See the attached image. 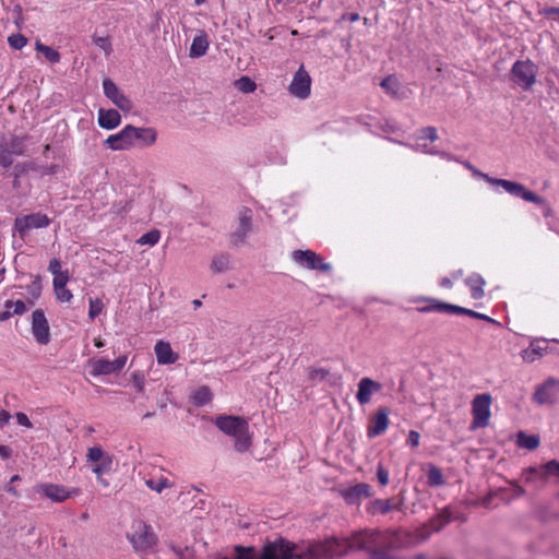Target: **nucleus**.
<instances>
[{
    "mask_svg": "<svg viewBox=\"0 0 559 559\" xmlns=\"http://www.w3.org/2000/svg\"><path fill=\"white\" fill-rule=\"evenodd\" d=\"M451 512L448 508H444L440 513H438L435 518H432L428 525L433 532H439L442 530L448 523L451 522Z\"/></svg>",
    "mask_w": 559,
    "mask_h": 559,
    "instance_id": "obj_29",
    "label": "nucleus"
},
{
    "mask_svg": "<svg viewBox=\"0 0 559 559\" xmlns=\"http://www.w3.org/2000/svg\"><path fill=\"white\" fill-rule=\"evenodd\" d=\"M231 267V260L228 254H217L212 259L211 270L214 273H223Z\"/></svg>",
    "mask_w": 559,
    "mask_h": 559,
    "instance_id": "obj_31",
    "label": "nucleus"
},
{
    "mask_svg": "<svg viewBox=\"0 0 559 559\" xmlns=\"http://www.w3.org/2000/svg\"><path fill=\"white\" fill-rule=\"evenodd\" d=\"M27 38L22 34H12L8 38L11 48L20 50L27 45Z\"/></svg>",
    "mask_w": 559,
    "mask_h": 559,
    "instance_id": "obj_42",
    "label": "nucleus"
},
{
    "mask_svg": "<svg viewBox=\"0 0 559 559\" xmlns=\"http://www.w3.org/2000/svg\"><path fill=\"white\" fill-rule=\"evenodd\" d=\"M104 309V304L99 298L90 299L88 318L94 320Z\"/></svg>",
    "mask_w": 559,
    "mask_h": 559,
    "instance_id": "obj_43",
    "label": "nucleus"
},
{
    "mask_svg": "<svg viewBox=\"0 0 559 559\" xmlns=\"http://www.w3.org/2000/svg\"><path fill=\"white\" fill-rule=\"evenodd\" d=\"M159 238H160V233L157 229H153V230L142 235L138 240V243L154 246L159 241Z\"/></svg>",
    "mask_w": 559,
    "mask_h": 559,
    "instance_id": "obj_40",
    "label": "nucleus"
},
{
    "mask_svg": "<svg viewBox=\"0 0 559 559\" xmlns=\"http://www.w3.org/2000/svg\"><path fill=\"white\" fill-rule=\"evenodd\" d=\"M35 491L52 502H63L69 498L75 497L80 493L79 488H67L63 485L56 484H40L35 487Z\"/></svg>",
    "mask_w": 559,
    "mask_h": 559,
    "instance_id": "obj_9",
    "label": "nucleus"
},
{
    "mask_svg": "<svg viewBox=\"0 0 559 559\" xmlns=\"http://www.w3.org/2000/svg\"><path fill=\"white\" fill-rule=\"evenodd\" d=\"M360 19L358 13H349L343 15V20H348L349 22L354 23L357 22Z\"/></svg>",
    "mask_w": 559,
    "mask_h": 559,
    "instance_id": "obj_60",
    "label": "nucleus"
},
{
    "mask_svg": "<svg viewBox=\"0 0 559 559\" xmlns=\"http://www.w3.org/2000/svg\"><path fill=\"white\" fill-rule=\"evenodd\" d=\"M419 440H420L419 432H417L415 430H411L409 433H408L407 443L412 448H417L419 445Z\"/></svg>",
    "mask_w": 559,
    "mask_h": 559,
    "instance_id": "obj_53",
    "label": "nucleus"
},
{
    "mask_svg": "<svg viewBox=\"0 0 559 559\" xmlns=\"http://www.w3.org/2000/svg\"><path fill=\"white\" fill-rule=\"evenodd\" d=\"M537 67L531 60H518L513 63L510 78L524 91H530L536 83Z\"/></svg>",
    "mask_w": 559,
    "mask_h": 559,
    "instance_id": "obj_5",
    "label": "nucleus"
},
{
    "mask_svg": "<svg viewBox=\"0 0 559 559\" xmlns=\"http://www.w3.org/2000/svg\"><path fill=\"white\" fill-rule=\"evenodd\" d=\"M98 126L105 130H114L121 123V116L116 109H98Z\"/></svg>",
    "mask_w": 559,
    "mask_h": 559,
    "instance_id": "obj_24",
    "label": "nucleus"
},
{
    "mask_svg": "<svg viewBox=\"0 0 559 559\" xmlns=\"http://www.w3.org/2000/svg\"><path fill=\"white\" fill-rule=\"evenodd\" d=\"M467 316L473 317V318H477V319H480V320H484V321H488V322H495V320L491 319L490 317H488V316H486L484 313L476 312V311L471 310V309H468Z\"/></svg>",
    "mask_w": 559,
    "mask_h": 559,
    "instance_id": "obj_57",
    "label": "nucleus"
},
{
    "mask_svg": "<svg viewBox=\"0 0 559 559\" xmlns=\"http://www.w3.org/2000/svg\"><path fill=\"white\" fill-rule=\"evenodd\" d=\"M513 488H514V492L518 496H523L525 493L524 489L522 487H520L519 485H514Z\"/></svg>",
    "mask_w": 559,
    "mask_h": 559,
    "instance_id": "obj_64",
    "label": "nucleus"
},
{
    "mask_svg": "<svg viewBox=\"0 0 559 559\" xmlns=\"http://www.w3.org/2000/svg\"><path fill=\"white\" fill-rule=\"evenodd\" d=\"M136 552H147L156 545V536L147 524L143 521H134L132 532L127 535Z\"/></svg>",
    "mask_w": 559,
    "mask_h": 559,
    "instance_id": "obj_4",
    "label": "nucleus"
},
{
    "mask_svg": "<svg viewBox=\"0 0 559 559\" xmlns=\"http://www.w3.org/2000/svg\"><path fill=\"white\" fill-rule=\"evenodd\" d=\"M516 443L519 447L527 450H535L539 445V438L535 435H526L523 431L518 433Z\"/></svg>",
    "mask_w": 559,
    "mask_h": 559,
    "instance_id": "obj_32",
    "label": "nucleus"
},
{
    "mask_svg": "<svg viewBox=\"0 0 559 559\" xmlns=\"http://www.w3.org/2000/svg\"><path fill=\"white\" fill-rule=\"evenodd\" d=\"M35 48L37 51L41 52L48 61L52 63L60 61V53L53 48L41 44L39 40L36 41Z\"/></svg>",
    "mask_w": 559,
    "mask_h": 559,
    "instance_id": "obj_34",
    "label": "nucleus"
},
{
    "mask_svg": "<svg viewBox=\"0 0 559 559\" xmlns=\"http://www.w3.org/2000/svg\"><path fill=\"white\" fill-rule=\"evenodd\" d=\"M86 460L87 462L95 464L92 471L94 474H96V476H103L112 467V455L105 452L100 445L88 448Z\"/></svg>",
    "mask_w": 559,
    "mask_h": 559,
    "instance_id": "obj_10",
    "label": "nucleus"
},
{
    "mask_svg": "<svg viewBox=\"0 0 559 559\" xmlns=\"http://www.w3.org/2000/svg\"><path fill=\"white\" fill-rule=\"evenodd\" d=\"M535 474L540 476V469L536 467H530L523 472V477L526 483H531L533 480V475Z\"/></svg>",
    "mask_w": 559,
    "mask_h": 559,
    "instance_id": "obj_56",
    "label": "nucleus"
},
{
    "mask_svg": "<svg viewBox=\"0 0 559 559\" xmlns=\"http://www.w3.org/2000/svg\"><path fill=\"white\" fill-rule=\"evenodd\" d=\"M127 362V356H120L115 360H108L105 358L91 359L87 362L90 373L93 377L108 376L117 373L123 369Z\"/></svg>",
    "mask_w": 559,
    "mask_h": 559,
    "instance_id": "obj_8",
    "label": "nucleus"
},
{
    "mask_svg": "<svg viewBox=\"0 0 559 559\" xmlns=\"http://www.w3.org/2000/svg\"><path fill=\"white\" fill-rule=\"evenodd\" d=\"M56 298L60 302H69L73 298L72 293L66 287L55 288Z\"/></svg>",
    "mask_w": 559,
    "mask_h": 559,
    "instance_id": "obj_46",
    "label": "nucleus"
},
{
    "mask_svg": "<svg viewBox=\"0 0 559 559\" xmlns=\"http://www.w3.org/2000/svg\"><path fill=\"white\" fill-rule=\"evenodd\" d=\"M131 133L134 144L139 143L141 146H152L157 140V132L151 127H134L131 124Z\"/></svg>",
    "mask_w": 559,
    "mask_h": 559,
    "instance_id": "obj_23",
    "label": "nucleus"
},
{
    "mask_svg": "<svg viewBox=\"0 0 559 559\" xmlns=\"http://www.w3.org/2000/svg\"><path fill=\"white\" fill-rule=\"evenodd\" d=\"M134 386L139 392H143L144 390V376L141 372H134L132 374Z\"/></svg>",
    "mask_w": 559,
    "mask_h": 559,
    "instance_id": "obj_51",
    "label": "nucleus"
},
{
    "mask_svg": "<svg viewBox=\"0 0 559 559\" xmlns=\"http://www.w3.org/2000/svg\"><path fill=\"white\" fill-rule=\"evenodd\" d=\"M235 86L242 93H253L257 90V84L249 76H241L235 81Z\"/></svg>",
    "mask_w": 559,
    "mask_h": 559,
    "instance_id": "obj_37",
    "label": "nucleus"
},
{
    "mask_svg": "<svg viewBox=\"0 0 559 559\" xmlns=\"http://www.w3.org/2000/svg\"><path fill=\"white\" fill-rule=\"evenodd\" d=\"M440 285L442 287H445V288H451L452 287V281L450 278H448V277H444V278L441 280Z\"/></svg>",
    "mask_w": 559,
    "mask_h": 559,
    "instance_id": "obj_62",
    "label": "nucleus"
},
{
    "mask_svg": "<svg viewBox=\"0 0 559 559\" xmlns=\"http://www.w3.org/2000/svg\"><path fill=\"white\" fill-rule=\"evenodd\" d=\"M13 311H11V308H7L5 311L0 312V321H5L10 319L13 316Z\"/></svg>",
    "mask_w": 559,
    "mask_h": 559,
    "instance_id": "obj_61",
    "label": "nucleus"
},
{
    "mask_svg": "<svg viewBox=\"0 0 559 559\" xmlns=\"http://www.w3.org/2000/svg\"><path fill=\"white\" fill-rule=\"evenodd\" d=\"M429 530H431V528L429 527L428 524H426V525L417 528L414 532H409L411 533V536L408 537L409 547H414V546H417L419 544L427 542L431 534Z\"/></svg>",
    "mask_w": 559,
    "mask_h": 559,
    "instance_id": "obj_30",
    "label": "nucleus"
},
{
    "mask_svg": "<svg viewBox=\"0 0 559 559\" xmlns=\"http://www.w3.org/2000/svg\"><path fill=\"white\" fill-rule=\"evenodd\" d=\"M13 163V155L5 147V145L0 144V165L3 167H9Z\"/></svg>",
    "mask_w": 559,
    "mask_h": 559,
    "instance_id": "obj_45",
    "label": "nucleus"
},
{
    "mask_svg": "<svg viewBox=\"0 0 559 559\" xmlns=\"http://www.w3.org/2000/svg\"><path fill=\"white\" fill-rule=\"evenodd\" d=\"M154 353L159 365L175 364L179 358V355L171 349L170 343L163 340L156 342Z\"/></svg>",
    "mask_w": 559,
    "mask_h": 559,
    "instance_id": "obj_22",
    "label": "nucleus"
},
{
    "mask_svg": "<svg viewBox=\"0 0 559 559\" xmlns=\"http://www.w3.org/2000/svg\"><path fill=\"white\" fill-rule=\"evenodd\" d=\"M358 534L359 532H356L350 537L342 539L331 537L324 542L309 543L305 548L296 545L294 558L335 559L345 556L349 550H365V547L358 545Z\"/></svg>",
    "mask_w": 559,
    "mask_h": 559,
    "instance_id": "obj_1",
    "label": "nucleus"
},
{
    "mask_svg": "<svg viewBox=\"0 0 559 559\" xmlns=\"http://www.w3.org/2000/svg\"><path fill=\"white\" fill-rule=\"evenodd\" d=\"M69 281V274L68 272H62L60 274H56L53 275V281H52V284H53V289L55 288H62V287H66L67 286V283Z\"/></svg>",
    "mask_w": 559,
    "mask_h": 559,
    "instance_id": "obj_47",
    "label": "nucleus"
},
{
    "mask_svg": "<svg viewBox=\"0 0 559 559\" xmlns=\"http://www.w3.org/2000/svg\"><path fill=\"white\" fill-rule=\"evenodd\" d=\"M33 283L31 285H28L26 287L27 289V293L28 295L34 299H38L40 294H41V290H43V286H41V282H40V276L36 275V276H33Z\"/></svg>",
    "mask_w": 559,
    "mask_h": 559,
    "instance_id": "obj_41",
    "label": "nucleus"
},
{
    "mask_svg": "<svg viewBox=\"0 0 559 559\" xmlns=\"http://www.w3.org/2000/svg\"><path fill=\"white\" fill-rule=\"evenodd\" d=\"M4 307L13 308V310H12L13 313L17 314V316L25 313L27 310L25 302L22 300H16V301L7 300L4 304Z\"/></svg>",
    "mask_w": 559,
    "mask_h": 559,
    "instance_id": "obj_44",
    "label": "nucleus"
},
{
    "mask_svg": "<svg viewBox=\"0 0 559 559\" xmlns=\"http://www.w3.org/2000/svg\"><path fill=\"white\" fill-rule=\"evenodd\" d=\"M547 15L556 14L559 16V8L552 7L546 10Z\"/></svg>",
    "mask_w": 559,
    "mask_h": 559,
    "instance_id": "obj_63",
    "label": "nucleus"
},
{
    "mask_svg": "<svg viewBox=\"0 0 559 559\" xmlns=\"http://www.w3.org/2000/svg\"><path fill=\"white\" fill-rule=\"evenodd\" d=\"M559 395V381L555 379L547 380L534 394V400L538 404H552Z\"/></svg>",
    "mask_w": 559,
    "mask_h": 559,
    "instance_id": "obj_16",
    "label": "nucleus"
},
{
    "mask_svg": "<svg viewBox=\"0 0 559 559\" xmlns=\"http://www.w3.org/2000/svg\"><path fill=\"white\" fill-rule=\"evenodd\" d=\"M371 495V486L366 483L342 490V496L348 504L359 503L362 498H369Z\"/></svg>",
    "mask_w": 559,
    "mask_h": 559,
    "instance_id": "obj_21",
    "label": "nucleus"
},
{
    "mask_svg": "<svg viewBox=\"0 0 559 559\" xmlns=\"http://www.w3.org/2000/svg\"><path fill=\"white\" fill-rule=\"evenodd\" d=\"M215 426L224 433L235 438V449L238 452H246L252 444V437L249 431L248 421L239 416H217Z\"/></svg>",
    "mask_w": 559,
    "mask_h": 559,
    "instance_id": "obj_2",
    "label": "nucleus"
},
{
    "mask_svg": "<svg viewBox=\"0 0 559 559\" xmlns=\"http://www.w3.org/2000/svg\"><path fill=\"white\" fill-rule=\"evenodd\" d=\"M32 333L37 343L46 345L50 342V329L45 313L37 309L32 314Z\"/></svg>",
    "mask_w": 559,
    "mask_h": 559,
    "instance_id": "obj_15",
    "label": "nucleus"
},
{
    "mask_svg": "<svg viewBox=\"0 0 559 559\" xmlns=\"http://www.w3.org/2000/svg\"><path fill=\"white\" fill-rule=\"evenodd\" d=\"M329 374V371L323 368L310 369L309 378L312 381H323Z\"/></svg>",
    "mask_w": 559,
    "mask_h": 559,
    "instance_id": "obj_48",
    "label": "nucleus"
},
{
    "mask_svg": "<svg viewBox=\"0 0 559 559\" xmlns=\"http://www.w3.org/2000/svg\"><path fill=\"white\" fill-rule=\"evenodd\" d=\"M389 427V409L386 407L379 408L376 414L370 418L367 429L369 438H376L385 432Z\"/></svg>",
    "mask_w": 559,
    "mask_h": 559,
    "instance_id": "obj_17",
    "label": "nucleus"
},
{
    "mask_svg": "<svg viewBox=\"0 0 559 559\" xmlns=\"http://www.w3.org/2000/svg\"><path fill=\"white\" fill-rule=\"evenodd\" d=\"M491 403L492 397L489 393L476 395L472 401V415L473 421L472 429L485 428L489 425L491 417Z\"/></svg>",
    "mask_w": 559,
    "mask_h": 559,
    "instance_id": "obj_6",
    "label": "nucleus"
},
{
    "mask_svg": "<svg viewBox=\"0 0 559 559\" xmlns=\"http://www.w3.org/2000/svg\"><path fill=\"white\" fill-rule=\"evenodd\" d=\"M15 417H16V421L19 425L24 426L26 428L33 427V425L26 414L19 412V413H16Z\"/></svg>",
    "mask_w": 559,
    "mask_h": 559,
    "instance_id": "obj_54",
    "label": "nucleus"
},
{
    "mask_svg": "<svg viewBox=\"0 0 559 559\" xmlns=\"http://www.w3.org/2000/svg\"><path fill=\"white\" fill-rule=\"evenodd\" d=\"M145 486L157 493H162L163 490L174 487V483L167 477L159 475L157 477L145 479Z\"/></svg>",
    "mask_w": 559,
    "mask_h": 559,
    "instance_id": "obj_28",
    "label": "nucleus"
},
{
    "mask_svg": "<svg viewBox=\"0 0 559 559\" xmlns=\"http://www.w3.org/2000/svg\"><path fill=\"white\" fill-rule=\"evenodd\" d=\"M104 144L112 151H129L135 146L132 133L131 124L124 126L119 132L110 134Z\"/></svg>",
    "mask_w": 559,
    "mask_h": 559,
    "instance_id": "obj_13",
    "label": "nucleus"
},
{
    "mask_svg": "<svg viewBox=\"0 0 559 559\" xmlns=\"http://www.w3.org/2000/svg\"><path fill=\"white\" fill-rule=\"evenodd\" d=\"M94 44L103 49L106 53H109L111 50V44L107 37H94Z\"/></svg>",
    "mask_w": 559,
    "mask_h": 559,
    "instance_id": "obj_49",
    "label": "nucleus"
},
{
    "mask_svg": "<svg viewBox=\"0 0 559 559\" xmlns=\"http://www.w3.org/2000/svg\"><path fill=\"white\" fill-rule=\"evenodd\" d=\"M444 483L443 474L440 468L430 466L428 471V484L430 486H441Z\"/></svg>",
    "mask_w": 559,
    "mask_h": 559,
    "instance_id": "obj_38",
    "label": "nucleus"
},
{
    "mask_svg": "<svg viewBox=\"0 0 559 559\" xmlns=\"http://www.w3.org/2000/svg\"><path fill=\"white\" fill-rule=\"evenodd\" d=\"M381 389L382 385L379 382L365 377L358 383L357 401L361 405L368 404L371 400V395L378 393Z\"/></svg>",
    "mask_w": 559,
    "mask_h": 559,
    "instance_id": "obj_19",
    "label": "nucleus"
},
{
    "mask_svg": "<svg viewBox=\"0 0 559 559\" xmlns=\"http://www.w3.org/2000/svg\"><path fill=\"white\" fill-rule=\"evenodd\" d=\"M50 224V219L47 215L41 213H34L17 217L14 223L16 231L24 236L28 230L35 228H44Z\"/></svg>",
    "mask_w": 559,
    "mask_h": 559,
    "instance_id": "obj_14",
    "label": "nucleus"
},
{
    "mask_svg": "<svg viewBox=\"0 0 559 559\" xmlns=\"http://www.w3.org/2000/svg\"><path fill=\"white\" fill-rule=\"evenodd\" d=\"M10 153L14 156L22 155L24 153V142L21 138H12L5 145Z\"/></svg>",
    "mask_w": 559,
    "mask_h": 559,
    "instance_id": "obj_39",
    "label": "nucleus"
},
{
    "mask_svg": "<svg viewBox=\"0 0 559 559\" xmlns=\"http://www.w3.org/2000/svg\"><path fill=\"white\" fill-rule=\"evenodd\" d=\"M377 478L381 486H386L389 484V473L382 464H379L377 467Z\"/></svg>",
    "mask_w": 559,
    "mask_h": 559,
    "instance_id": "obj_50",
    "label": "nucleus"
},
{
    "mask_svg": "<svg viewBox=\"0 0 559 559\" xmlns=\"http://www.w3.org/2000/svg\"><path fill=\"white\" fill-rule=\"evenodd\" d=\"M103 90L105 96L109 98L120 110L128 112L133 108L130 98L126 96L109 78L103 80Z\"/></svg>",
    "mask_w": 559,
    "mask_h": 559,
    "instance_id": "obj_12",
    "label": "nucleus"
},
{
    "mask_svg": "<svg viewBox=\"0 0 559 559\" xmlns=\"http://www.w3.org/2000/svg\"><path fill=\"white\" fill-rule=\"evenodd\" d=\"M310 90L311 78L306 71L305 67L300 66L294 74V78L288 86V91L293 96L299 99H306L310 95Z\"/></svg>",
    "mask_w": 559,
    "mask_h": 559,
    "instance_id": "obj_11",
    "label": "nucleus"
},
{
    "mask_svg": "<svg viewBox=\"0 0 559 559\" xmlns=\"http://www.w3.org/2000/svg\"><path fill=\"white\" fill-rule=\"evenodd\" d=\"M11 418V415L9 412L7 411H0V424L3 425V424H7Z\"/></svg>",
    "mask_w": 559,
    "mask_h": 559,
    "instance_id": "obj_59",
    "label": "nucleus"
},
{
    "mask_svg": "<svg viewBox=\"0 0 559 559\" xmlns=\"http://www.w3.org/2000/svg\"><path fill=\"white\" fill-rule=\"evenodd\" d=\"M549 475L559 477V462L558 461L551 460L542 466L540 478H543V480L546 481L547 477Z\"/></svg>",
    "mask_w": 559,
    "mask_h": 559,
    "instance_id": "obj_36",
    "label": "nucleus"
},
{
    "mask_svg": "<svg viewBox=\"0 0 559 559\" xmlns=\"http://www.w3.org/2000/svg\"><path fill=\"white\" fill-rule=\"evenodd\" d=\"M431 305L424 307L420 309L421 312H429V311H440V312H450V313H460V314H466L468 312L467 308H463L460 306L440 302L435 299L428 300Z\"/></svg>",
    "mask_w": 559,
    "mask_h": 559,
    "instance_id": "obj_25",
    "label": "nucleus"
},
{
    "mask_svg": "<svg viewBox=\"0 0 559 559\" xmlns=\"http://www.w3.org/2000/svg\"><path fill=\"white\" fill-rule=\"evenodd\" d=\"M465 284L471 289V295L474 299H480L484 297L485 280L478 274H472L465 280Z\"/></svg>",
    "mask_w": 559,
    "mask_h": 559,
    "instance_id": "obj_26",
    "label": "nucleus"
},
{
    "mask_svg": "<svg viewBox=\"0 0 559 559\" xmlns=\"http://www.w3.org/2000/svg\"><path fill=\"white\" fill-rule=\"evenodd\" d=\"M380 85L385 91V93L391 96H396L400 90V83L394 76L384 78Z\"/></svg>",
    "mask_w": 559,
    "mask_h": 559,
    "instance_id": "obj_35",
    "label": "nucleus"
},
{
    "mask_svg": "<svg viewBox=\"0 0 559 559\" xmlns=\"http://www.w3.org/2000/svg\"><path fill=\"white\" fill-rule=\"evenodd\" d=\"M478 175L492 186H499L503 188L511 195L523 199L524 201L535 203L537 205H545L546 200L531 190L526 189L524 185L510 181L506 179H497L488 176L487 174L478 173Z\"/></svg>",
    "mask_w": 559,
    "mask_h": 559,
    "instance_id": "obj_3",
    "label": "nucleus"
},
{
    "mask_svg": "<svg viewBox=\"0 0 559 559\" xmlns=\"http://www.w3.org/2000/svg\"><path fill=\"white\" fill-rule=\"evenodd\" d=\"M11 449L7 445H1L0 444V457H2L3 460H7L11 456Z\"/></svg>",
    "mask_w": 559,
    "mask_h": 559,
    "instance_id": "obj_58",
    "label": "nucleus"
},
{
    "mask_svg": "<svg viewBox=\"0 0 559 559\" xmlns=\"http://www.w3.org/2000/svg\"><path fill=\"white\" fill-rule=\"evenodd\" d=\"M48 270L53 275L62 273L61 262L58 259H51L48 265Z\"/></svg>",
    "mask_w": 559,
    "mask_h": 559,
    "instance_id": "obj_55",
    "label": "nucleus"
},
{
    "mask_svg": "<svg viewBox=\"0 0 559 559\" xmlns=\"http://www.w3.org/2000/svg\"><path fill=\"white\" fill-rule=\"evenodd\" d=\"M292 260L299 266L320 272H330L332 265L312 250H295L292 253Z\"/></svg>",
    "mask_w": 559,
    "mask_h": 559,
    "instance_id": "obj_7",
    "label": "nucleus"
},
{
    "mask_svg": "<svg viewBox=\"0 0 559 559\" xmlns=\"http://www.w3.org/2000/svg\"><path fill=\"white\" fill-rule=\"evenodd\" d=\"M213 394L207 386H201L192 394V401L195 405L202 406L212 401Z\"/></svg>",
    "mask_w": 559,
    "mask_h": 559,
    "instance_id": "obj_33",
    "label": "nucleus"
},
{
    "mask_svg": "<svg viewBox=\"0 0 559 559\" xmlns=\"http://www.w3.org/2000/svg\"><path fill=\"white\" fill-rule=\"evenodd\" d=\"M404 504V497L401 495L392 499H374L370 502L368 511L371 514H386L392 510H401Z\"/></svg>",
    "mask_w": 559,
    "mask_h": 559,
    "instance_id": "obj_18",
    "label": "nucleus"
},
{
    "mask_svg": "<svg viewBox=\"0 0 559 559\" xmlns=\"http://www.w3.org/2000/svg\"><path fill=\"white\" fill-rule=\"evenodd\" d=\"M209 49V40L205 33H201L200 35L193 38L192 45L190 47V56L191 57H201L206 53Z\"/></svg>",
    "mask_w": 559,
    "mask_h": 559,
    "instance_id": "obj_27",
    "label": "nucleus"
},
{
    "mask_svg": "<svg viewBox=\"0 0 559 559\" xmlns=\"http://www.w3.org/2000/svg\"><path fill=\"white\" fill-rule=\"evenodd\" d=\"M239 225L235 230L233 238L235 243H242L247 237V235L251 230V222H252V212L248 207H242L239 211Z\"/></svg>",
    "mask_w": 559,
    "mask_h": 559,
    "instance_id": "obj_20",
    "label": "nucleus"
},
{
    "mask_svg": "<svg viewBox=\"0 0 559 559\" xmlns=\"http://www.w3.org/2000/svg\"><path fill=\"white\" fill-rule=\"evenodd\" d=\"M421 134L424 138H427L432 142L438 139L437 129L435 127H426L421 129Z\"/></svg>",
    "mask_w": 559,
    "mask_h": 559,
    "instance_id": "obj_52",
    "label": "nucleus"
}]
</instances>
